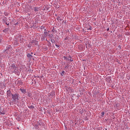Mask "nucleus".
<instances>
[{"instance_id":"obj_8","label":"nucleus","mask_w":130,"mask_h":130,"mask_svg":"<svg viewBox=\"0 0 130 130\" xmlns=\"http://www.w3.org/2000/svg\"><path fill=\"white\" fill-rule=\"evenodd\" d=\"M64 71H62V73L61 74V76H63L64 75Z\"/></svg>"},{"instance_id":"obj_15","label":"nucleus","mask_w":130,"mask_h":130,"mask_svg":"<svg viewBox=\"0 0 130 130\" xmlns=\"http://www.w3.org/2000/svg\"><path fill=\"white\" fill-rule=\"evenodd\" d=\"M107 79H109V77H107L106 80H107Z\"/></svg>"},{"instance_id":"obj_13","label":"nucleus","mask_w":130,"mask_h":130,"mask_svg":"<svg viewBox=\"0 0 130 130\" xmlns=\"http://www.w3.org/2000/svg\"><path fill=\"white\" fill-rule=\"evenodd\" d=\"M107 31H109V28H107Z\"/></svg>"},{"instance_id":"obj_3","label":"nucleus","mask_w":130,"mask_h":130,"mask_svg":"<svg viewBox=\"0 0 130 130\" xmlns=\"http://www.w3.org/2000/svg\"><path fill=\"white\" fill-rule=\"evenodd\" d=\"M12 98L15 101H18L19 100V95L17 94H12Z\"/></svg>"},{"instance_id":"obj_12","label":"nucleus","mask_w":130,"mask_h":130,"mask_svg":"<svg viewBox=\"0 0 130 130\" xmlns=\"http://www.w3.org/2000/svg\"><path fill=\"white\" fill-rule=\"evenodd\" d=\"M88 30H92V27H90V28H88Z\"/></svg>"},{"instance_id":"obj_11","label":"nucleus","mask_w":130,"mask_h":130,"mask_svg":"<svg viewBox=\"0 0 130 130\" xmlns=\"http://www.w3.org/2000/svg\"><path fill=\"white\" fill-rule=\"evenodd\" d=\"M7 30H8V29H5L3 30V32H7Z\"/></svg>"},{"instance_id":"obj_5","label":"nucleus","mask_w":130,"mask_h":130,"mask_svg":"<svg viewBox=\"0 0 130 130\" xmlns=\"http://www.w3.org/2000/svg\"><path fill=\"white\" fill-rule=\"evenodd\" d=\"M5 113H6V111H5V110L0 111V115H2V114H5Z\"/></svg>"},{"instance_id":"obj_17","label":"nucleus","mask_w":130,"mask_h":130,"mask_svg":"<svg viewBox=\"0 0 130 130\" xmlns=\"http://www.w3.org/2000/svg\"><path fill=\"white\" fill-rule=\"evenodd\" d=\"M56 46H57V45H55Z\"/></svg>"},{"instance_id":"obj_6","label":"nucleus","mask_w":130,"mask_h":130,"mask_svg":"<svg viewBox=\"0 0 130 130\" xmlns=\"http://www.w3.org/2000/svg\"><path fill=\"white\" fill-rule=\"evenodd\" d=\"M66 59H67L68 60H70V61H73V59H72L71 57L66 58Z\"/></svg>"},{"instance_id":"obj_14","label":"nucleus","mask_w":130,"mask_h":130,"mask_svg":"<svg viewBox=\"0 0 130 130\" xmlns=\"http://www.w3.org/2000/svg\"><path fill=\"white\" fill-rule=\"evenodd\" d=\"M2 43V40H0V44Z\"/></svg>"},{"instance_id":"obj_16","label":"nucleus","mask_w":130,"mask_h":130,"mask_svg":"<svg viewBox=\"0 0 130 130\" xmlns=\"http://www.w3.org/2000/svg\"><path fill=\"white\" fill-rule=\"evenodd\" d=\"M45 31H46V29H44Z\"/></svg>"},{"instance_id":"obj_9","label":"nucleus","mask_w":130,"mask_h":130,"mask_svg":"<svg viewBox=\"0 0 130 130\" xmlns=\"http://www.w3.org/2000/svg\"><path fill=\"white\" fill-rule=\"evenodd\" d=\"M44 26H41V29L42 30V29H44Z\"/></svg>"},{"instance_id":"obj_4","label":"nucleus","mask_w":130,"mask_h":130,"mask_svg":"<svg viewBox=\"0 0 130 130\" xmlns=\"http://www.w3.org/2000/svg\"><path fill=\"white\" fill-rule=\"evenodd\" d=\"M20 90L21 92H22V93H23L24 94H25L26 90H25L24 89H22V88H20Z\"/></svg>"},{"instance_id":"obj_1","label":"nucleus","mask_w":130,"mask_h":130,"mask_svg":"<svg viewBox=\"0 0 130 130\" xmlns=\"http://www.w3.org/2000/svg\"><path fill=\"white\" fill-rule=\"evenodd\" d=\"M38 44V42L36 41L35 40H32L31 42L29 43L28 47H32V46H34V45H37Z\"/></svg>"},{"instance_id":"obj_2","label":"nucleus","mask_w":130,"mask_h":130,"mask_svg":"<svg viewBox=\"0 0 130 130\" xmlns=\"http://www.w3.org/2000/svg\"><path fill=\"white\" fill-rule=\"evenodd\" d=\"M10 69L12 72H16L17 71V67H16V64H11V66H10Z\"/></svg>"},{"instance_id":"obj_7","label":"nucleus","mask_w":130,"mask_h":130,"mask_svg":"<svg viewBox=\"0 0 130 130\" xmlns=\"http://www.w3.org/2000/svg\"><path fill=\"white\" fill-rule=\"evenodd\" d=\"M34 11H35V12H37V11H38V8L35 7V9H34Z\"/></svg>"},{"instance_id":"obj_10","label":"nucleus","mask_w":130,"mask_h":130,"mask_svg":"<svg viewBox=\"0 0 130 130\" xmlns=\"http://www.w3.org/2000/svg\"><path fill=\"white\" fill-rule=\"evenodd\" d=\"M101 116H102L103 117V116H104V112H103L102 113Z\"/></svg>"}]
</instances>
